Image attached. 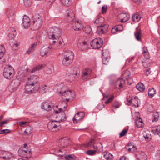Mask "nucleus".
Wrapping results in <instances>:
<instances>
[{
    "mask_svg": "<svg viewBox=\"0 0 160 160\" xmlns=\"http://www.w3.org/2000/svg\"><path fill=\"white\" fill-rule=\"evenodd\" d=\"M74 57V54L72 52L69 50L66 51L62 58V64L65 66H69L72 63Z\"/></svg>",
    "mask_w": 160,
    "mask_h": 160,
    "instance_id": "1",
    "label": "nucleus"
},
{
    "mask_svg": "<svg viewBox=\"0 0 160 160\" xmlns=\"http://www.w3.org/2000/svg\"><path fill=\"white\" fill-rule=\"evenodd\" d=\"M88 147H91L92 146L95 150H97L99 152H102L103 150V147L102 143L93 139H91L88 144Z\"/></svg>",
    "mask_w": 160,
    "mask_h": 160,
    "instance_id": "2",
    "label": "nucleus"
},
{
    "mask_svg": "<svg viewBox=\"0 0 160 160\" xmlns=\"http://www.w3.org/2000/svg\"><path fill=\"white\" fill-rule=\"evenodd\" d=\"M14 72V69L10 65L6 66L5 67L3 72L4 77L8 79H10L12 77V73Z\"/></svg>",
    "mask_w": 160,
    "mask_h": 160,
    "instance_id": "3",
    "label": "nucleus"
},
{
    "mask_svg": "<svg viewBox=\"0 0 160 160\" xmlns=\"http://www.w3.org/2000/svg\"><path fill=\"white\" fill-rule=\"evenodd\" d=\"M33 25L35 29H37L41 26L42 23V18L38 14H35L33 17Z\"/></svg>",
    "mask_w": 160,
    "mask_h": 160,
    "instance_id": "4",
    "label": "nucleus"
},
{
    "mask_svg": "<svg viewBox=\"0 0 160 160\" xmlns=\"http://www.w3.org/2000/svg\"><path fill=\"white\" fill-rule=\"evenodd\" d=\"M21 80L19 79L13 80L8 86V89L10 92H13L16 91L20 83Z\"/></svg>",
    "mask_w": 160,
    "mask_h": 160,
    "instance_id": "5",
    "label": "nucleus"
},
{
    "mask_svg": "<svg viewBox=\"0 0 160 160\" xmlns=\"http://www.w3.org/2000/svg\"><path fill=\"white\" fill-rule=\"evenodd\" d=\"M60 33V28L57 27H54L51 28L49 30V32L48 34V38L50 39L54 40L55 38V36L58 37V35Z\"/></svg>",
    "mask_w": 160,
    "mask_h": 160,
    "instance_id": "6",
    "label": "nucleus"
},
{
    "mask_svg": "<svg viewBox=\"0 0 160 160\" xmlns=\"http://www.w3.org/2000/svg\"><path fill=\"white\" fill-rule=\"evenodd\" d=\"M102 42L101 38H95L91 42V45L93 49H98L102 47Z\"/></svg>",
    "mask_w": 160,
    "mask_h": 160,
    "instance_id": "7",
    "label": "nucleus"
},
{
    "mask_svg": "<svg viewBox=\"0 0 160 160\" xmlns=\"http://www.w3.org/2000/svg\"><path fill=\"white\" fill-rule=\"evenodd\" d=\"M59 93L62 94V95L68 98L69 99H72L74 98L75 94L74 92L70 90H65L62 89L61 91L59 92Z\"/></svg>",
    "mask_w": 160,
    "mask_h": 160,
    "instance_id": "8",
    "label": "nucleus"
},
{
    "mask_svg": "<svg viewBox=\"0 0 160 160\" xmlns=\"http://www.w3.org/2000/svg\"><path fill=\"white\" fill-rule=\"evenodd\" d=\"M39 87L32 85L30 83L27 82L25 86V92L27 93H31L38 90Z\"/></svg>",
    "mask_w": 160,
    "mask_h": 160,
    "instance_id": "9",
    "label": "nucleus"
},
{
    "mask_svg": "<svg viewBox=\"0 0 160 160\" xmlns=\"http://www.w3.org/2000/svg\"><path fill=\"white\" fill-rule=\"evenodd\" d=\"M108 25L105 24H102L98 26L96 33L98 35H101L104 34L108 29Z\"/></svg>",
    "mask_w": 160,
    "mask_h": 160,
    "instance_id": "10",
    "label": "nucleus"
},
{
    "mask_svg": "<svg viewBox=\"0 0 160 160\" xmlns=\"http://www.w3.org/2000/svg\"><path fill=\"white\" fill-rule=\"evenodd\" d=\"M38 76L36 75L31 76L28 78L27 82L31 84L32 85L39 87L38 82Z\"/></svg>",
    "mask_w": 160,
    "mask_h": 160,
    "instance_id": "11",
    "label": "nucleus"
},
{
    "mask_svg": "<svg viewBox=\"0 0 160 160\" xmlns=\"http://www.w3.org/2000/svg\"><path fill=\"white\" fill-rule=\"evenodd\" d=\"M84 116V113L83 112H77L73 118L74 123H77L79 122L83 118Z\"/></svg>",
    "mask_w": 160,
    "mask_h": 160,
    "instance_id": "12",
    "label": "nucleus"
},
{
    "mask_svg": "<svg viewBox=\"0 0 160 160\" xmlns=\"http://www.w3.org/2000/svg\"><path fill=\"white\" fill-rule=\"evenodd\" d=\"M52 47L49 46L47 48H42L40 52V54L42 57L46 56L48 53H50L52 50Z\"/></svg>",
    "mask_w": 160,
    "mask_h": 160,
    "instance_id": "13",
    "label": "nucleus"
},
{
    "mask_svg": "<svg viewBox=\"0 0 160 160\" xmlns=\"http://www.w3.org/2000/svg\"><path fill=\"white\" fill-rule=\"evenodd\" d=\"M91 73V70L87 68L82 72L81 77L82 79L86 80L90 77Z\"/></svg>",
    "mask_w": 160,
    "mask_h": 160,
    "instance_id": "14",
    "label": "nucleus"
},
{
    "mask_svg": "<svg viewBox=\"0 0 160 160\" xmlns=\"http://www.w3.org/2000/svg\"><path fill=\"white\" fill-rule=\"evenodd\" d=\"M135 155L138 160H146L147 159V156L146 154L142 151L137 152Z\"/></svg>",
    "mask_w": 160,
    "mask_h": 160,
    "instance_id": "15",
    "label": "nucleus"
},
{
    "mask_svg": "<svg viewBox=\"0 0 160 160\" xmlns=\"http://www.w3.org/2000/svg\"><path fill=\"white\" fill-rule=\"evenodd\" d=\"M72 26L73 29L76 31L81 30L82 28V25L79 23L78 21H73L72 23Z\"/></svg>",
    "mask_w": 160,
    "mask_h": 160,
    "instance_id": "16",
    "label": "nucleus"
},
{
    "mask_svg": "<svg viewBox=\"0 0 160 160\" xmlns=\"http://www.w3.org/2000/svg\"><path fill=\"white\" fill-rule=\"evenodd\" d=\"M119 17L121 18V22H125L128 21L130 16L129 14L126 13H122L119 14Z\"/></svg>",
    "mask_w": 160,
    "mask_h": 160,
    "instance_id": "17",
    "label": "nucleus"
},
{
    "mask_svg": "<svg viewBox=\"0 0 160 160\" xmlns=\"http://www.w3.org/2000/svg\"><path fill=\"white\" fill-rule=\"evenodd\" d=\"M30 21L28 17L26 15L23 16L22 20V25L24 28L28 27L30 25Z\"/></svg>",
    "mask_w": 160,
    "mask_h": 160,
    "instance_id": "18",
    "label": "nucleus"
},
{
    "mask_svg": "<svg viewBox=\"0 0 160 160\" xmlns=\"http://www.w3.org/2000/svg\"><path fill=\"white\" fill-rule=\"evenodd\" d=\"M67 18L68 20V22H72L75 18V15L73 11L70 10L69 12H67Z\"/></svg>",
    "mask_w": 160,
    "mask_h": 160,
    "instance_id": "19",
    "label": "nucleus"
},
{
    "mask_svg": "<svg viewBox=\"0 0 160 160\" xmlns=\"http://www.w3.org/2000/svg\"><path fill=\"white\" fill-rule=\"evenodd\" d=\"M42 108L47 111H50L53 108L51 105H50L48 102H47L42 103Z\"/></svg>",
    "mask_w": 160,
    "mask_h": 160,
    "instance_id": "20",
    "label": "nucleus"
},
{
    "mask_svg": "<svg viewBox=\"0 0 160 160\" xmlns=\"http://www.w3.org/2000/svg\"><path fill=\"white\" fill-rule=\"evenodd\" d=\"M130 74L129 73H127V72H125L123 75V76L124 78H125L126 80H127V84L128 85H131L133 82L132 80V78H130Z\"/></svg>",
    "mask_w": 160,
    "mask_h": 160,
    "instance_id": "21",
    "label": "nucleus"
},
{
    "mask_svg": "<svg viewBox=\"0 0 160 160\" xmlns=\"http://www.w3.org/2000/svg\"><path fill=\"white\" fill-rule=\"evenodd\" d=\"M135 123L136 126L138 128L142 127L143 123L141 118L140 117L137 118L135 120Z\"/></svg>",
    "mask_w": 160,
    "mask_h": 160,
    "instance_id": "22",
    "label": "nucleus"
},
{
    "mask_svg": "<svg viewBox=\"0 0 160 160\" xmlns=\"http://www.w3.org/2000/svg\"><path fill=\"white\" fill-rule=\"evenodd\" d=\"M3 156L2 158L4 160L10 159L12 157V155L11 153L8 152H3L2 153Z\"/></svg>",
    "mask_w": 160,
    "mask_h": 160,
    "instance_id": "23",
    "label": "nucleus"
},
{
    "mask_svg": "<svg viewBox=\"0 0 160 160\" xmlns=\"http://www.w3.org/2000/svg\"><path fill=\"white\" fill-rule=\"evenodd\" d=\"M57 44L54 49L56 50L62 48L65 45L64 42L63 41L57 40Z\"/></svg>",
    "mask_w": 160,
    "mask_h": 160,
    "instance_id": "24",
    "label": "nucleus"
},
{
    "mask_svg": "<svg viewBox=\"0 0 160 160\" xmlns=\"http://www.w3.org/2000/svg\"><path fill=\"white\" fill-rule=\"evenodd\" d=\"M132 20L133 22H138L141 18L140 15L138 13L133 14L132 16Z\"/></svg>",
    "mask_w": 160,
    "mask_h": 160,
    "instance_id": "25",
    "label": "nucleus"
},
{
    "mask_svg": "<svg viewBox=\"0 0 160 160\" xmlns=\"http://www.w3.org/2000/svg\"><path fill=\"white\" fill-rule=\"evenodd\" d=\"M37 42H34L29 47L28 50L27 51V53L28 54H30L31 52H33L35 49V48L37 46Z\"/></svg>",
    "mask_w": 160,
    "mask_h": 160,
    "instance_id": "26",
    "label": "nucleus"
},
{
    "mask_svg": "<svg viewBox=\"0 0 160 160\" xmlns=\"http://www.w3.org/2000/svg\"><path fill=\"white\" fill-rule=\"evenodd\" d=\"M125 80L122 78H118L117 81L116 85H118L119 87L122 88V86L125 84Z\"/></svg>",
    "mask_w": 160,
    "mask_h": 160,
    "instance_id": "27",
    "label": "nucleus"
},
{
    "mask_svg": "<svg viewBox=\"0 0 160 160\" xmlns=\"http://www.w3.org/2000/svg\"><path fill=\"white\" fill-rule=\"evenodd\" d=\"M136 39L138 41H141V39L142 33L140 31H137L134 33Z\"/></svg>",
    "mask_w": 160,
    "mask_h": 160,
    "instance_id": "28",
    "label": "nucleus"
},
{
    "mask_svg": "<svg viewBox=\"0 0 160 160\" xmlns=\"http://www.w3.org/2000/svg\"><path fill=\"white\" fill-rule=\"evenodd\" d=\"M136 88L139 91L142 92L144 91L145 88V87L143 83H139L136 86Z\"/></svg>",
    "mask_w": 160,
    "mask_h": 160,
    "instance_id": "29",
    "label": "nucleus"
},
{
    "mask_svg": "<svg viewBox=\"0 0 160 160\" xmlns=\"http://www.w3.org/2000/svg\"><path fill=\"white\" fill-rule=\"evenodd\" d=\"M49 90V87L46 85H44L40 90V92L42 93H45L47 92Z\"/></svg>",
    "mask_w": 160,
    "mask_h": 160,
    "instance_id": "30",
    "label": "nucleus"
},
{
    "mask_svg": "<svg viewBox=\"0 0 160 160\" xmlns=\"http://www.w3.org/2000/svg\"><path fill=\"white\" fill-rule=\"evenodd\" d=\"M104 21V19L102 17H101L97 19L94 22V23L97 24V26L99 25L103 24V23Z\"/></svg>",
    "mask_w": 160,
    "mask_h": 160,
    "instance_id": "31",
    "label": "nucleus"
},
{
    "mask_svg": "<svg viewBox=\"0 0 160 160\" xmlns=\"http://www.w3.org/2000/svg\"><path fill=\"white\" fill-rule=\"evenodd\" d=\"M5 49L2 45H0V59L4 56L5 53Z\"/></svg>",
    "mask_w": 160,
    "mask_h": 160,
    "instance_id": "32",
    "label": "nucleus"
},
{
    "mask_svg": "<svg viewBox=\"0 0 160 160\" xmlns=\"http://www.w3.org/2000/svg\"><path fill=\"white\" fill-rule=\"evenodd\" d=\"M156 93V91L153 88H151L148 90V95L150 98H152Z\"/></svg>",
    "mask_w": 160,
    "mask_h": 160,
    "instance_id": "33",
    "label": "nucleus"
},
{
    "mask_svg": "<svg viewBox=\"0 0 160 160\" xmlns=\"http://www.w3.org/2000/svg\"><path fill=\"white\" fill-rule=\"evenodd\" d=\"M54 67L52 65H51L49 67L47 68L46 70V72L47 74H51L54 72Z\"/></svg>",
    "mask_w": 160,
    "mask_h": 160,
    "instance_id": "34",
    "label": "nucleus"
},
{
    "mask_svg": "<svg viewBox=\"0 0 160 160\" xmlns=\"http://www.w3.org/2000/svg\"><path fill=\"white\" fill-rule=\"evenodd\" d=\"M85 32L86 33L90 35H92V29L90 26H87L85 28Z\"/></svg>",
    "mask_w": 160,
    "mask_h": 160,
    "instance_id": "35",
    "label": "nucleus"
},
{
    "mask_svg": "<svg viewBox=\"0 0 160 160\" xmlns=\"http://www.w3.org/2000/svg\"><path fill=\"white\" fill-rule=\"evenodd\" d=\"M104 158L107 159H110L112 158V155L110 153L107 152L103 154Z\"/></svg>",
    "mask_w": 160,
    "mask_h": 160,
    "instance_id": "36",
    "label": "nucleus"
},
{
    "mask_svg": "<svg viewBox=\"0 0 160 160\" xmlns=\"http://www.w3.org/2000/svg\"><path fill=\"white\" fill-rule=\"evenodd\" d=\"M44 66H45V65H43V64H40V65H39L35 67H34L32 69V72H35L40 69Z\"/></svg>",
    "mask_w": 160,
    "mask_h": 160,
    "instance_id": "37",
    "label": "nucleus"
},
{
    "mask_svg": "<svg viewBox=\"0 0 160 160\" xmlns=\"http://www.w3.org/2000/svg\"><path fill=\"white\" fill-rule=\"evenodd\" d=\"M96 152L97 151L95 149L94 150H90L86 151V153L89 155H93L96 153Z\"/></svg>",
    "mask_w": 160,
    "mask_h": 160,
    "instance_id": "38",
    "label": "nucleus"
},
{
    "mask_svg": "<svg viewBox=\"0 0 160 160\" xmlns=\"http://www.w3.org/2000/svg\"><path fill=\"white\" fill-rule=\"evenodd\" d=\"M158 114L157 112L152 116V122L157 121L158 119Z\"/></svg>",
    "mask_w": 160,
    "mask_h": 160,
    "instance_id": "39",
    "label": "nucleus"
},
{
    "mask_svg": "<svg viewBox=\"0 0 160 160\" xmlns=\"http://www.w3.org/2000/svg\"><path fill=\"white\" fill-rule=\"evenodd\" d=\"M62 3L67 7H68L71 4L69 0H61Z\"/></svg>",
    "mask_w": 160,
    "mask_h": 160,
    "instance_id": "40",
    "label": "nucleus"
},
{
    "mask_svg": "<svg viewBox=\"0 0 160 160\" xmlns=\"http://www.w3.org/2000/svg\"><path fill=\"white\" fill-rule=\"evenodd\" d=\"M65 158L67 160H75L76 158V157L74 156L71 155H67L65 157Z\"/></svg>",
    "mask_w": 160,
    "mask_h": 160,
    "instance_id": "41",
    "label": "nucleus"
},
{
    "mask_svg": "<svg viewBox=\"0 0 160 160\" xmlns=\"http://www.w3.org/2000/svg\"><path fill=\"white\" fill-rule=\"evenodd\" d=\"M56 122V121H53L51 122H49L48 123L47 125V127L49 129L53 131L52 130V129H53V124L54 123V122Z\"/></svg>",
    "mask_w": 160,
    "mask_h": 160,
    "instance_id": "42",
    "label": "nucleus"
},
{
    "mask_svg": "<svg viewBox=\"0 0 160 160\" xmlns=\"http://www.w3.org/2000/svg\"><path fill=\"white\" fill-rule=\"evenodd\" d=\"M143 49L144 50L142 52L143 55L146 58L148 59L149 58V53L147 51L145 50V49L147 50V48L144 47Z\"/></svg>",
    "mask_w": 160,
    "mask_h": 160,
    "instance_id": "43",
    "label": "nucleus"
},
{
    "mask_svg": "<svg viewBox=\"0 0 160 160\" xmlns=\"http://www.w3.org/2000/svg\"><path fill=\"white\" fill-rule=\"evenodd\" d=\"M18 152L19 156L22 157L25 156V150L20 149L18 150Z\"/></svg>",
    "mask_w": 160,
    "mask_h": 160,
    "instance_id": "44",
    "label": "nucleus"
},
{
    "mask_svg": "<svg viewBox=\"0 0 160 160\" xmlns=\"http://www.w3.org/2000/svg\"><path fill=\"white\" fill-rule=\"evenodd\" d=\"M109 55V52L107 50H103L102 51V57H108Z\"/></svg>",
    "mask_w": 160,
    "mask_h": 160,
    "instance_id": "45",
    "label": "nucleus"
},
{
    "mask_svg": "<svg viewBox=\"0 0 160 160\" xmlns=\"http://www.w3.org/2000/svg\"><path fill=\"white\" fill-rule=\"evenodd\" d=\"M135 56H132L130 58H128L126 61V64H128L132 62L134 59Z\"/></svg>",
    "mask_w": 160,
    "mask_h": 160,
    "instance_id": "46",
    "label": "nucleus"
},
{
    "mask_svg": "<svg viewBox=\"0 0 160 160\" xmlns=\"http://www.w3.org/2000/svg\"><path fill=\"white\" fill-rule=\"evenodd\" d=\"M128 131L127 129H123L120 133L119 137H122L125 136Z\"/></svg>",
    "mask_w": 160,
    "mask_h": 160,
    "instance_id": "47",
    "label": "nucleus"
},
{
    "mask_svg": "<svg viewBox=\"0 0 160 160\" xmlns=\"http://www.w3.org/2000/svg\"><path fill=\"white\" fill-rule=\"evenodd\" d=\"M67 141V138H66L64 137L61 138L60 140H59V142L61 143L60 144L61 145H63V144L66 142Z\"/></svg>",
    "mask_w": 160,
    "mask_h": 160,
    "instance_id": "48",
    "label": "nucleus"
},
{
    "mask_svg": "<svg viewBox=\"0 0 160 160\" xmlns=\"http://www.w3.org/2000/svg\"><path fill=\"white\" fill-rule=\"evenodd\" d=\"M31 128L28 126L26 129L24 131V132L27 133V135H28L31 133Z\"/></svg>",
    "mask_w": 160,
    "mask_h": 160,
    "instance_id": "49",
    "label": "nucleus"
},
{
    "mask_svg": "<svg viewBox=\"0 0 160 160\" xmlns=\"http://www.w3.org/2000/svg\"><path fill=\"white\" fill-rule=\"evenodd\" d=\"M108 57H102V62L104 64H107L108 62Z\"/></svg>",
    "mask_w": 160,
    "mask_h": 160,
    "instance_id": "50",
    "label": "nucleus"
},
{
    "mask_svg": "<svg viewBox=\"0 0 160 160\" xmlns=\"http://www.w3.org/2000/svg\"><path fill=\"white\" fill-rule=\"evenodd\" d=\"M120 105V104H119L117 101L114 102L112 104L113 107L116 108H119Z\"/></svg>",
    "mask_w": 160,
    "mask_h": 160,
    "instance_id": "51",
    "label": "nucleus"
},
{
    "mask_svg": "<svg viewBox=\"0 0 160 160\" xmlns=\"http://www.w3.org/2000/svg\"><path fill=\"white\" fill-rule=\"evenodd\" d=\"M114 97L113 95H112L111 97L109 98L105 102V103L107 104L112 102Z\"/></svg>",
    "mask_w": 160,
    "mask_h": 160,
    "instance_id": "52",
    "label": "nucleus"
},
{
    "mask_svg": "<svg viewBox=\"0 0 160 160\" xmlns=\"http://www.w3.org/2000/svg\"><path fill=\"white\" fill-rule=\"evenodd\" d=\"M10 45L14 50H17L18 48V44L17 43H15L13 45H12L11 43H10Z\"/></svg>",
    "mask_w": 160,
    "mask_h": 160,
    "instance_id": "53",
    "label": "nucleus"
},
{
    "mask_svg": "<svg viewBox=\"0 0 160 160\" xmlns=\"http://www.w3.org/2000/svg\"><path fill=\"white\" fill-rule=\"evenodd\" d=\"M10 132V130L8 129H3L0 131V134L7 133Z\"/></svg>",
    "mask_w": 160,
    "mask_h": 160,
    "instance_id": "54",
    "label": "nucleus"
},
{
    "mask_svg": "<svg viewBox=\"0 0 160 160\" xmlns=\"http://www.w3.org/2000/svg\"><path fill=\"white\" fill-rule=\"evenodd\" d=\"M118 30V28L114 27L111 30V33L113 34H115L117 32H119V31Z\"/></svg>",
    "mask_w": 160,
    "mask_h": 160,
    "instance_id": "55",
    "label": "nucleus"
},
{
    "mask_svg": "<svg viewBox=\"0 0 160 160\" xmlns=\"http://www.w3.org/2000/svg\"><path fill=\"white\" fill-rule=\"evenodd\" d=\"M102 13H105L107 10V6L106 5L102 6Z\"/></svg>",
    "mask_w": 160,
    "mask_h": 160,
    "instance_id": "56",
    "label": "nucleus"
},
{
    "mask_svg": "<svg viewBox=\"0 0 160 160\" xmlns=\"http://www.w3.org/2000/svg\"><path fill=\"white\" fill-rule=\"evenodd\" d=\"M54 111H55V112L56 114H58L59 112H62L63 114V113H64V111L63 110H62L61 108H59L58 110H55L54 109Z\"/></svg>",
    "mask_w": 160,
    "mask_h": 160,
    "instance_id": "57",
    "label": "nucleus"
},
{
    "mask_svg": "<svg viewBox=\"0 0 160 160\" xmlns=\"http://www.w3.org/2000/svg\"><path fill=\"white\" fill-rule=\"evenodd\" d=\"M9 121V120H6L5 121L0 122V127H2L4 124L8 123Z\"/></svg>",
    "mask_w": 160,
    "mask_h": 160,
    "instance_id": "58",
    "label": "nucleus"
},
{
    "mask_svg": "<svg viewBox=\"0 0 160 160\" xmlns=\"http://www.w3.org/2000/svg\"><path fill=\"white\" fill-rule=\"evenodd\" d=\"M160 129V128L159 127L157 128H155L152 130V131L154 133H155L158 135V132H159Z\"/></svg>",
    "mask_w": 160,
    "mask_h": 160,
    "instance_id": "59",
    "label": "nucleus"
},
{
    "mask_svg": "<svg viewBox=\"0 0 160 160\" xmlns=\"http://www.w3.org/2000/svg\"><path fill=\"white\" fill-rule=\"evenodd\" d=\"M127 145H129V147H128V148H132V152L134 151H135L136 149H137V148H136V147H135L134 145H132L131 144H128Z\"/></svg>",
    "mask_w": 160,
    "mask_h": 160,
    "instance_id": "60",
    "label": "nucleus"
},
{
    "mask_svg": "<svg viewBox=\"0 0 160 160\" xmlns=\"http://www.w3.org/2000/svg\"><path fill=\"white\" fill-rule=\"evenodd\" d=\"M62 115H64V116L62 117L61 118L60 120V121H65L66 119V115L65 113H63L62 114Z\"/></svg>",
    "mask_w": 160,
    "mask_h": 160,
    "instance_id": "61",
    "label": "nucleus"
},
{
    "mask_svg": "<svg viewBox=\"0 0 160 160\" xmlns=\"http://www.w3.org/2000/svg\"><path fill=\"white\" fill-rule=\"evenodd\" d=\"M25 4H28V5H29L31 4L32 0H23Z\"/></svg>",
    "mask_w": 160,
    "mask_h": 160,
    "instance_id": "62",
    "label": "nucleus"
},
{
    "mask_svg": "<svg viewBox=\"0 0 160 160\" xmlns=\"http://www.w3.org/2000/svg\"><path fill=\"white\" fill-rule=\"evenodd\" d=\"M134 101H137V103H138V97H135L134 98V99H133L132 100H128V102L130 103H131L132 102H133Z\"/></svg>",
    "mask_w": 160,
    "mask_h": 160,
    "instance_id": "63",
    "label": "nucleus"
},
{
    "mask_svg": "<svg viewBox=\"0 0 160 160\" xmlns=\"http://www.w3.org/2000/svg\"><path fill=\"white\" fill-rule=\"evenodd\" d=\"M115 27H116L117 28H118V30L119 31V32L121 31L123 28L122 26L121 25H117V26H116Z\"/></svg>",
    "mask_w": 160,
    "mask_h": 160,
    "instance_id": "64",
    "label": "nucleus"
}]
</instances>
